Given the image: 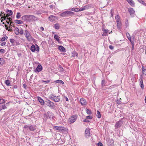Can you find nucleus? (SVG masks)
I'll use <instances>...</instances> for the list:
<instances>
[{
    "mask_svg": "<svg viewBox=\"0 0 146 146\" xmlns=\"http://www.w3.org/2000/svg\"><path fill=\"white\" fill-rule=\"evenodd\" d=\"M53 129L55 131L58 130L60 132L64 133L67 131L68 129L62 126H54Z\"/></svg>",
    "mask_w": 146,
    "mask_h": 146,
    "instance_id": "obj_1",
    "label": "nucleus"
},
{
    "mask_svg": "<svg viewBox=\"0 0 146 146\" xmlns=\"http://www.w3.org/2000/svg\"><path fill=\"white\" fill-rule=\"evenodd\" d=\"M73 12L69 11H65L60 13V15L62 17H67L74 15Z\"/></svg>",
    "mask_w": 146,
    "mask_h": 146,
    "instance_id": "obj_2",
    "label": "nucleus"
},
{
    "mask_svg": "<svg viewBox=\"0 0 146 146\" xmlns=\"http://www.w3.org/2000/svg\"><path fill=\"white\" fill-rule=\"evenodd\" d=\"M77 115H72L68 119V123L70 124H72L74 122L77 118Z\"/></svg>",
    "mask_w": 146,
    "mask_h": 146,
    "instance_id": "obj_3",
    "label": "nucleus"
},
{
    "mask_svg": "<svg viewBox=\"0 0 146 146\" xmlns=\"http://www.w3.org/2000/svg\"><path fill=\"white\" fill-rule=\"evenodd\" d=\"M49 98L56 102L60 101V98L58 96H56L53 94H50L49 97Z\"/></svg>",
    "mask_w": 146,
    "mask_h": 146,
    "instance_id": "obj_4",
    "label": "nucleus"
},
{
    "mask_svg": "<svg viewBox=\"0 0 146 146\" xmlns=\"http://www.w3.org/2000/svg\"><path fill=\"white\" fill-rule=\"evenodd\" d=\"M45 102L46 103V104L51 108H55L56 106L54 103L51 102L49 100L46 99Z\"/></svg>",
    "mask_w": 146,
    "mask_h": 146,
    "instance_id": "obj_5",
    "label": "nucleus"
},
{
    "mask_svg": "<svg viewBox=\"0 0 146 146\" xmlns=\"http://www.w3.org/2000/svg\"><path fill=\"white\" fill-rule=\"evenodd\" d=\"M7 14L6 15H5V14H3L4 16H3L2 18H3L4 19V20H6V17H8L9 16H11L13 14V12L11 10H7L6 11Z\"/></svg>",
    "mask_w": 146,
    "mask_h": 146,
    "instance_id": "obj_6",
    "label": "nucleus"
},
{
    "mask_svg": "<svg viewBox=\"0 0 146 146\" xmlns=\"http://www.w3.org/2000/svg\"><path fill=\"white\" fill-rule=\"evenodd\" d=\"M38 18L35 16L29 15V21L30 22L32 21H38Z\"/></svg>",
    "mask_w": 146,
    "mask_h": 146,
    "instance_id": "obj_7",
    "label": "nucleus"
},
{
    "mask_svg": "<svg viewBox=\"0 0 146 146\" xmlns=\"http://www.w3.org/2000/svg\"><path fill=\"white\" fill-rule=\"evenodd\" d=\"M36 47L34 45H32L30 49L32 52H34L35 51H38L39 50V48L37 45H36Z\"/></svg>",
    "mask_w": 146,
    "mask_h": 146,
    "instance_id": "obj_8",
    "label": "nucleus"
},
{
    "mask_svg": "<svg viewBox=\"0 0 146 146\" xmlns=\"http://www.w3.org/2000/svg\"><path fill=\"white\" fill-rule=\"evenodd\" d=\"M47 115L48 117L50 119L53 120L54 121L55 120V117L54 115V114L52 112L50 111H48L47 112Z\"/></svg>",
    "mask_w": 146,
    "mask_h": 146,
    "instance_id": "obj_9",
    "label": "nucleus"
},
{
    "mask_svg": "<svg viewBox=\"0 0 146 146\" xmlns=\"http://www.w3.org/2000/svg\"><path fill=\"white\" fill-rule=\"evenodd\" d=\"M106 141L108 142V144L109 146H113L114 144V141L112 139L108 138Z\"/></svg>",
    "mask_w": 146,
    "mask_h": 146,
    "instance_id": "obj_10",
    "label": "nucleus"
},
{
    "mask_svg": "<svg viewBox=\"0 0 146 146\" xmlns=\"http://www.w3.org/2000/svg\"><path fill=\"white\" fill-rule=\"evenodd\" d=\"M123 124V122L122 121L120 120L117 122L115 125V128L117 129L120 127Z\"/></svg>",
    "mask_w": 146,
    "mask_h": 146,
    "instance_id": "obj_11",
    "label": "nucleus"
},
{
    "mask_svg": "<svg viewBox=\"0 0 146 146\" xmlns=\"http://www.w3.org/2000/svg\"><path fill=\"white\" fill-rule=\"evenodd\" d=\"M128 11L129 12L131 16L132 17H134L135 15V11L132 8H129L128 9Z\"/></svg>",
    "mask_w": 146,
    "mask_h": 146,
    "instance_id": "obj_12",
    "label": "nucleus"
},
{
    "mask_svg": "<svg viewBox=\"0 0 146 146\" xmlns=\"http://www.w3.org/2000/svg\"><path fill=\"white\" fill-rule=\"evenodd\" d=\"M42 69V67L41 65H39L37 66L35 72H39L41 71Z\"/></svg>",
    "mask_w": 146,
    "mask_h": 146,
    "instance_id": "obj_13",
    "label": "nucleus"
},
{
    "mask_svg": "<svg viewBox=\"0 0 146 146\" xmlns=\"http://www.w3.org/2000/svg\"><path fill=\"white\" fill-rule=\"evenodd\" d=\"M57 19V17L51 15L49 17V20L51 22H53Z\"/></svg>",
    "mask_w": 146,
    "mask_h": 146,
    "instance_id": "obj_14",
    "label": "nucleus"
},
{
    "mask_svg": "<svg viewBox=\"0 0 146 146\" xmlns=\"http://www.w3.org/2000/svg\"><path fill=\"white\" fill-rule=\"evenodd\" d=\"M29 15H27L23 16L21 18L22 20L26 21H29Z\"/></svg>",
    "mask_w": 146,
    "mask_h": 146,
    "instance_id": "obj_15",
    "label": "nucleus"
},
{
    "mask_svg": "<svg viewBox=\"0 0 146 146\" xmlns=\"http://www.w3.org/2000/svg\"><path fill=\"white\" fill-rule=\"evenodd\" d=\"M85 136L86 137L88 138L90 136V129H86L85 131Z\"/></svg>",
    "mask_w": 146,
    "mask_h": 146,
    "instance_id": "obj_16",
    "label": "nucleus"
},
{
    "mask_svg": "<svg viewBox=\"0 0 146 146\" xmlns=\"http://www.w3.org/2000/svg\"><path fill=\"white\" fill-rule=\"evenodd\" d=\"M80 102L82 105L83 106H85L87 104L86 100L84 98H81L80 99Z\"/></svg>",
    "mask_w": 146,
    "mask_h": 146,
    "instance_id": "obj_17",
    "label": "nucleus"
},
{
    "mask_svg": "<svg viewBox=\"0 0 146 146\" xmlns=\"http://www.w3.org/2000/svg\"><path fill=\"white\" fill-rule=\"evenodd\" d=\"M142 78V77L141 76V77L140 78L139 80L140 81V86L141 87L142 89H143L144 88V87L143 86V80Z\"/></svg>",
    "mask_w": 146,
    "mask_h": 146,
    "instance_id": "obj_18",
    "label": "nucleus"
},
{
    "mask_svg": "<svg viewBox=\"0 0 146 146\" xmlns=\"http://www.w3.org/2000/svg\"><path fill=\"white\" fill-rule=\"evenodd\" d=\"M38 100L41 105H43L44 104V101L40 97H38Z\"/></svg>",
    "mask_w": 146,
    "mask_h": 146,
    "instance_id": "obj_19",
    "label": "nucleus"
},
{
    "mask_svg": "<svg viewBox=\"0 0 146 146\" xmlns=\"http://www.w3.org/2000/svg\"><path fill=\"white\" fill-rule=\"evenodd\" d=\"M78 53L75 51H73L72 52V55L71 56V57H78Z\"/></svg>",
    "mask_w": 146,
    "mask_h": 146,
    "instance_id": "obj_20",
    "label": "nucleus"
},
{
    "mask_svg": "<svg viewBox=\"0 0 146 146\" xmlns=\"http://www.w3.org/2000/svg\"><path fill=\"white\" fill-rule=\"evenodd\" d=\"M58 49L62 52H64L65 51V48L62 46H59L58 47Z\"/></svg>",
    "mask_w": 146,
    "mask_h": 146,
    "instance_id": "obj_21",
    "label": "nucleus"
},
{
    "mask_svg": "<svg viewBox=\"0 0 146 146\" xmlns=\"http://www.w3.org/2000/svg\"><path fill=\"white\" fill-rule=\"evenodd\" d=\"M36 129V126L35 125H32L29 127V129L31 131H34Z\"/></svg>",
    "mask_w": 146,
    "mask_h": 146,
    "instance_id": "obj_22",
    "label": "nucleus"
},
{
    "mask_svg": "<svg viewBox=\"0 0 146 146\" xmlns=\"http://www.w3.org/2000/svg\"><path fill=\"white\" fill-rule=\"evenodd\" d=\"M126 1L131 6H134V3L132 0H126Z\"/></svg>",
    "mask_w": 146,
    "mask_h": 146,
    "instance_id": "obj_23",
    "label": "nucleus"
},
{
    "mask_svg": "<svg viewBox=\"0 0 146 146\" xmlns=\"http://www.w3.org/2000/svg\"><path fill=\"white\" fill-rule=\"evenodd\" d=\"M43 119L44 120H45V121H46V120L48 119V117L47 115V113H44L43 115Z\"/></svg>",
    "mask_w": 146,
    "mask_h": 146,
    "instance_id": "obj_24",
    "label": "nucleus"
},
{
    "mask_svg": "<svg viewBox=\"0 0 146 146\" xmlns=\"http://www.w3.org/2000/svg\"><path fill=\"white\" fill-rule=\"evenodd\" d=\"M25 33L24 34L25 36L26 37L27 36H29L31 34L29 31L27 30H25Z\"/></svg>",
    "mask_w": 146,
    "mask_h": 146,
    "instance_id": "obj_25",
    "label": "nucleus"
},
{
    "mask_svg": "<svg viewBox=\"0 0 146 146\" xmlns=\"http://www.w3.org/2000/svg\"><path fill=\"white\" fill-rule=\"evenodd\" d=\"M15 22L16 23L18 24H21L23 23V21H22L17 19L15 20Z\"/></svg>",
    "mask_w": 146,
    "mask_h": 146,
    "instance_id": "obj_26",
    "label": "nucleus"
},
{
    "mask_svg": "<svg viewBox=\"0 0 146 146\" xmlns=\"http://www.w3.org/2000/svg\"><path fill=\"white\" fill-rule=\"evenodd\" d=\"M142 67L143 73V74L146 75V69H145V67L143 66H142Z\"/></svg>",
    "mask_w": 146,
    "mask_h": 146,
    "instance_id": "obj_27",
    "label": "nucleus"
},
{
    "mask_svg": "<svg viewBox=\"0 0 146 146\" xmlns=\"http://www.w3.org/2000/svg\"><path fill=\"white\" fill-rule=\"evenodd\" d=\"M117 27L119 29L121 26V22L120 21L118 22H117Z\"/></svg>",
    "mask_w": 146,
    "mask_h": 146,
    "instance_id": "obj_28",
    "label": "nucleus"
},
{
    "mask_svg": "<svg viewBox=\"0 0 146 146\" xmlns=\"http://www.w3.org/2000/svg\"><path fill=\"white\" fill-rule=\"evenodd\" d=\"M60 37L58 36V35H54V38L57 41H59Z\"/></svg>",
    "mask_w": 146,
    "mask_h": 146,
    "instance_id": "obj_29",
    "label": "nucleus"
},
{
    "mask_svg": "<svg viewBox=\"0 0 146 146\" xmlns=\"http://www.w3.org/2000/svg\"><path fill=\"white\" fill-rule=\"evenodd\" d=\"M19 30L18 28L16 27L15 28V34L16 35H18L19 34Z\"/></svg>",
    "mask_w": 146,
    "mask_h": 146,
    "instance_id": "obj_30",
    "label": "nucleus"
},
{
    "mask_svg": "<svg viewBox=\"0 0 146 146\" xmlns=\"http://www.w3.org/2000/svg\"><path fill=\"white\" fill-rule=\"evenodd\" d=\"M26 37L27 40L29 41H31L32 40V38L31 35L29 36H27Z\"/></svg>",
    "mask_w": 146,
    "mask_h": 146,
    "instance_id": "obj_31",
    "label": "nucleus"
},
{
    "mask_svg": "<svg viewBox=\"0 0 146 146\" xmlns=\"http://www.w3.org/2000/svg\"><path fill=\"white\" fill-rule=\"evenodd\" d=\"M115 19L116 21V22H118L119 21H120V17L118 15H116Z\"/></svg>",
    "mask_w": 146,
    "mask_h": 146,
    "instance_id": "obj_32",
    "label": "nucleus"
},
{
    "mask_svg": "<svg viewBox=\"0 0 146 146\" xmlns=\"http://www.w3.org/2000/svg\"><path fill=\"white\" fill-rule=\"evenodd\" d=\"M97 117L99 118H100L101 117L100 113V112L98 110L97 111Z\"/></svg>",
    "mask_w": 146,
    "mask_h": 146,
    "instance_id": "obj_33",
    "label": "nucleus"
},
{
    "mask_svg": "<svg viewBox=\"0 0 146 146\" xmlns=\"http://www.w3.org/2000/svg\"><path fill=\"white\" fill-rule=\"evenodd\" d=\"M5 84L6 85L8 86H10V81L9 80H5Z\"/></svg>",
    "mask_w": 146,
    "mask_h": 146,
    "instance_id": "obj_34",
    "label": "nucleus"
},
{
    "mask_svg": "<svg viewBox=\"0 0 146 146\" xmlns=\"http://www.w3.org/2000/svg\"><path fill=\"white\" fill-rule=\"evenodd\" d=\"M55 28L56 29H58L59 28V25L58 23H56L54 25Z\"/></svg>",
    "mask_w": 146,
    "mask_h": 146,
    "instance_id": "obj_35",
    "label": "nucleus"
},
{
    "mask_svg": "<svg viewBox=\"0 0 146 146\" xmlns=\"http://www.w3.org/2000/svg\"><path fill=\"white\" fill-rule=\"evenodd\" d=\"M137 1L140 3L142 4L143 5L146 6V4L145 3L144 1H143L142 0H137Z\"/></svg>",
    "mask_w": 146,
    "mask_h": 146,
    "instance_id": "obj_36",
    "label": "nucleus"
},
{
    "mask_svg": "<svg viewBox=\"0 0 146 146\" xmlns=\"http://www.w3.org/2000/svg\"><path fill=\"white\" fill-rule=\"evenodd\" d=\"M6 37L7 38H8V37L6 35H5V36H3L1 38L0 40L1 41H5L6 39Z\"/></svg>",
    "mask_w": 146,
    "mask_h": 146,
    "instance_id": "obj_37",
    "label": "nucleus"
},
{
    "mask_svg": "<svg viewBox=\"0 0 146 146\" xmlns=\"http://www.w3.org/2000/svg\"><path fill=\"white\" fill-rule=\"evenodd\" d=\"M71 10L75 12L79 11L78 8H73L71 9Z\"/></svg>",
    "mask_w": 146,
    "mask_h": 146,
    "instance_id": "obj_38",
    "label": "nucleus"
},
{
    "mask_svg": "<svg viewBox=\"0 0 146 146\" xmlns=\"http://www.w3.org/2000/svg\"><path fill=\"white\" fill-rule=\"evenodd\" d=\"M86 111L88 115H90L92 114L91 111L88 109H86Z\"/></svg>",
    "mask_w": 146,
    "mask_h": 146,
    "instance_id": "obj_39",
    "label": "nucleus"
},
{
    "mask_svg": "<svg viewBox=\"0 0 146 146\" xmlns=\"http://www.w3.org/2000/svg\"><path fill=\"white\" fill-rule=\"evenodd\" d=\"M126 35H127V37L128 38V39H129L130 40V41L131 42V36H130L129 34L128 33H126Z\"/></svg>",
    "mask_w": 146,
    "mask_h": 146,
    "instance_id": "obj_40",
    "label": "nucleus"
},
{
    "mask_svg": "<svg viewBox=\"0 0 146 146\" xmlns=\"http://www.w3.org/2000/svg\"><path fill=\"white\" fill-rule=\"evenodd\" d=\"M55 82L57 83H60L61 84H64V82L61 80H58L55 81Z\"/></svg>",
    "mask_w": 146,
    "mask_h": 146,
    "instance_id": "obj_41",
    "label": "nucleus"
},
{
    "mask_svg": "<svg viewBox=\"0 0 146 146\" xmlns=\"http://www.w3.org/2000/svg\"><path fill=\"white\" fill-rule=\"evenodd\" d=\"M21 16V14L20 13H17L16 15V18L17 19H19Z\"/></svg>",
    "mask_w": 146,
    "mask_h": 146,
    "instance_id": "obj_42",
    "label": "nucleus"
},
{
    "mask_svg": "<svg viewBox=\"0 0 146 146\" xmlns=\"http://www.w3.org/2000/svg\"><path fill=\"white\" fill-rule=\"evenodd\" d=\"M106 83L104 80H103L102 81V87L105 86Z\"/></svg>",
    "mask_w": 146,
    "mask_h": 146,
    "instance_id": "obj_43",
    "label": "nucleus"
},
{
    "mask_svg": "<svg viewBox=\"0 0 146 146\" xmlns=\"http://www.w3.org/2000/svg\"><path fill=\"white\" fill-rule=\"evenodd\" d=\"M41 82H44L46 83H47L49 82H50V80H41Z\"/></svg>",
    "mask_w": 146,
    "mask_h": 146,
    "instance_id": "obj_44",
    "label": "nucleus"
},
{
    "mask_svg": "<svg viewBox=\"0 0 146 146\" xmlns=\"http://www.w3.org/2000/svg\"><path fill=\"white\" fill-rule=\"evenodd\" d=\"M7 108L6 106L5 105H3L2 106V108H0V111H1L2 109H5Z\"/></svg>",
    "mask_w": 146,
    "mask_h": 146,
    "instance_id": "obj_45",
    "label": "nucleus"
},
{
    "mask_svg": "<svg viewBox=\"0 0 146 146\" xmlns=\"http://www.w3.org/2000/svg\"><path fill=\"white\" fill-rule=\"evenodd\" d=\"M85 10V8H84V7H82L80 9H78L79 11H83Z\"/></svg>",
    "mask_w": 146,
    "mask_h": 146,
    "instance_id": "obj_46",
    "label": "nucleus"
},
{
    "mask_svg": "<svg viewBox=\"0 0 146 146\" xmlns=\"http://www.w3.org/2000/svg\"><path fill=\"white\" fill-rule=\"evenodd\" d=\"M19 33L20 35H22L23 33V30L22 29H21L19 31Z\"/></svg>",
    "mask_w": 146,
    "mask_h": 146,
    "instance_id": "obj_47",
    "label": "nucleus"
},
{
    "mask_svg": "<svg viewBox=\"0 0 146 146\" xmlns=\"http://www.w3.org/2000/svg\"><path fill=\"white\" fill-rule=\"evenodd\" d=\"M5 103V100L3 99H0V104H3Z\"/></svg>",
    "mask_w": 146,
    "mask_h": 146,
    "instance_id": "obj_48",
    "label": "nucleus"
},
{
    "mask_svg": "<svg viewBox=\"0 0 146 146\" xmlns=\"http://www.w3.org/2000/svg\"><path fill=\"white\" fill-rule=\"evenodd\" d=\"M86 118L87 119H92V117L91 116L88 115L86 117Z\"/></svg>",
    "mask_w": 146,
    "mask_h": 146,
    "instance_id": "obj_49",
    "label": "nucleus"
},
{
    "mask_svg": "<svg viewBox=\"0 0 146 146\" xmlns=\"http://www.w3.org/2000/svg\"><path fill=\"white\" fill-rule=\"evenodd\" d=\"M103 31H104V32H105V33H106V34H107L108 32H109V30L108 29H103Z\"/></svg>",
    "mask_w": 146,
    "mask_h": 146,
    "instance_id": "obj_50",
    "label": "nucleus"
},
{
    "mask_svg": "<svg viewBox=\"0 0 146 146\" xmlns=\"http://www.w3.org/2000/svg\"><path fill=\"white\" fill-rule=\"evenodd\" d=\"M10 42H11V43H14L15 42V40L13 39H10Z\"/></svg>",
    "mask_w": 146,
    "mask_h": 146,
    "instance_id": "obj_51",
    "label": "nucleus"
},
{
    "mask_svg": "<svg viewBox=\"0 0 146 146\" xmlns=\"http://www.w3.org/2000/svg\"><path fill=\"white\" fill-rule=\"evenodd\" d=\"M98 146H103V144L101 142H99L98 143Z\"/></svg>",
    "mask_w": 146,
    "mask_h": 146,
    "instance_id": "obj_52",
    "label": "nucleus"
},
{
    "mask_svg": "<svg viewBox=\"0 0 146 146\" xmlns=\"http://www.w3.org/2000/svg\"><path fill=\"white\" fill-rule=\"evenodd\" d=\"M6 19L8 20L9 21H11L12 18L11 17H6Z\"/></svg>",
    "mask_w": 146,
    "mask_h": 146,
    "instance_id": "obj_53",
    "label": "nucleus"
},
{
    "mask_svg": "<svg viewBox=\"0 0 146 146\" xmlns=\"http://www.w3.org/2000/svg\"><path fill=\"white\" fill-rule=\"evenodd\" d=\"M109 48L111 50H113V49L114 47L112 45H110L109 46Z\"/></svg>",
    "mask_w": 146,
    "mask_h": 146,
    "instance_id": "obj_54",
    "label": "nucleus"
},
{
    "mask_svg": "<svg viewBox=\"0 0 146 146\" xmlns=\"http://www.w3.org/2000/svg\"><path fill=\"white\" fill-rule=\"evenodd\" d=\"M107 35V34L104 32V33L102 34V36H106Z\"/></svg>",
    "mask_w": 146,
    "mask_h": 146,
    "instance_id": "obj_55",
    "label": "nucleus"
},
{
    "mask_svg": "<svg viewBox=\"0 0 146 146\" xmlns=\"http://www.w3.org/2000/svg\"><path fill=\"white\" fill-rule=\"evenodd\" d=\"M4 50L3 49H1L0 50V52L1 53H4Z\"/></svg>",
    "mask_w": 146,
    "mask_h": 146,
    "instance_id": "obj_56",
    "label": "nucleus"
},
{
    "mask_svg": "<svg viewBox=\"0 0 146 146\" xmlns=\"http://www.w3.org/2000/svg\"><path fill=\"white\" fill-rule=\"evenodd\" d=\"M89 6L88 5H86L84 6V8H85V10L87 9L88 8Z\"/></svg>",
    "mask_w": 146,
    "mask_h": 146,
    "instance_id": "obj_57",
    "label": "nucleus"
},
{
    "mask_svg": "<svg viewBox=\"0 0 146 146\" xmlns=\"http://www.w3.org/2000/svg\"><path fill=\"white\" fill-rule=\"evenodd\" d=\"M83 121L84 122H89V121L87 119H84Z\"/></svg>",
    "mask_w": 146,
    "mask_h": 146,
    "instance_id": "obj_58",
    "label": "nucleus"
},
{
    "mask_svg": "<svg viewBox=\"0 0 146 146\" xmlns=\"http://www.w3.org/2000/svg\"><path fill=\"white\" fill-rule=\"evenodd\" d=\"M29 126H29L28 125H25L24 126V127L25 128H29Z\"/></svg>",
    "mask_w": 146,
    "mask_h": 146,
    "instance_id": "obj_59",
    "label": "nucleus"
},
{
    "mask_svg": "<svg viewBox=\"0 0 146 146\" xmlns=\"http://www.w3.org/2000/svg\"><path fill=\"white\" fill-rule=\"evenodd\" d=\"M6 44V42H3V43H2L1 44V46H4V45H5Z\"/></svg>",
    "mask_w": 146,
    "mask_h": 146,
    "instance_id": "obj_60",
    "label": "nucleus"
},
{
    "mask_svg": "<svg viewBox=\"0 0 146 146\" xmlns=\"http://www.w3.org/2000/svg\"><path fill=\"white\" fill-rule=\"evenodd\" d=\"M40 30H41L42 31H43L44 30V28L43 27H40Z\"/></svg>",
    "mask_w": 146,
    "mask_h": 146,
    "instance_id": "obj_61",
    "label": "nucleus"
},
{
    "mask_svg": "<svg viewBox=\"0 0 146 146\" xmlns=\"http://www.w3.org/2000/svg\"><path fill=\"white\" fill-rule=\"evenodd\" d=\"M5 27L6 28V29L7 30H8V28H9V27H7V25L5 24Z\"/></svg>",
    "mask_w": 146,
    "mask_h": 146,
    "instance_id": "obj_62",
    "label": "nucleus"
},
{
    "mask_svg": "<svg viewBox=\"0 0 146 146\" xmlns=\"http://www.w3.org/2000/svg\"><path fill=\"white\" fill-rule=\"evenodd\" d=\"M65 98L66 100V101H68V99L67 97H65Z\"/></svg>",
    "mask_w": 146,
    "mask_h": 146,
    "instance_id": "obj_63",
    "label": "nucleus"
},
{
    "mask_svg": "<svg viewBox=\"0 0 146 146\" xmlns=\"http://www.w3.org/2000/svg\"><path fill=\"white\" fill-rule=\"evenodd\" d=\"M10 21H9L8 20H7L6 21L7 23V24H9V23Z\"/></svg>",
    "mask_w": 146,
    "mask_h": 146,
    "instance_id": "obj_64",
    "label": "nucleus"
}]
</instances>
